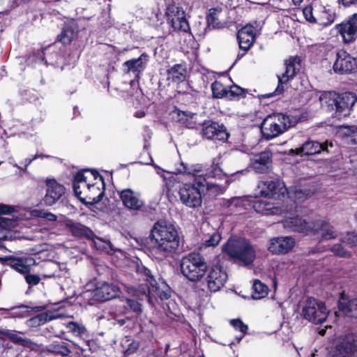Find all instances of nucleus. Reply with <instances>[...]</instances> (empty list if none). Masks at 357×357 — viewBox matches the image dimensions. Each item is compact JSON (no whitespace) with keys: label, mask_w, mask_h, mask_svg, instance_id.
<instances>
[{"label":"nucleus","mask_w":357,"mask_h":357,"mask_svg":"<svg viewBox=\"0 0 357 357\" xmlns=\"http://www.w3.org/2000/svg\"><path fill=\"white\" fill-rule=\"evenodd\" d=\"M151 254L161 261L170 256L179 247L180 238L176 227L165 221L156 222L150 234Z\"/></svg>","instance_id":"obj_1"},{"label":"nucleus","mask_w":357,"mask_h":357,"mask_svg":"<svg viewBox=\"0 0 357 357\" xmlns=\"http://www.w3.org/2000/svg\"><path fill=\"white\" fill-rule=\"evenodd\" d=\"M73 189L76 197L83 203L99 202L104 195V181L96 171L85 169L78 172L74 178Z\"/></svg>","instance_id":"obj_2"},{"label":"nucleus","mask_w":357,"mask_h":357,"mask_svg":"<svg viewBox=\"0 0 357 357\" xmlns=\"http://www.w3.org/2000/svg\"><path fill=\"white\" fill-rule=\"evenodd\" d=\"M181 174L194 177L192 183H184L180 186L178 195L180 201L185 206L196 208L202 205V194L205 187V177L202 174V167L199 164L184 165L181 164L178 169Z\"/></svg>","instance_id":"obj_3"},{"label":"nucleus","mask_w":357,"mask_h":357,"mask_svg":"<svg viewBox=\"0 0 357 357\" xmlns=\"http://www.w3.org/2000/svg\"><path fill=\"white\" fill-rule=\"evenodd\" d=\"M357 101L356 94L347 92L338 94L335 92H324L319 96L321 107L331 116L340 119L349 114Z\"/></svg>","instance_id":"obj_4"},{"label":"nucleus","mask_w":357,"mask_h":357,"mask_svg":"<svg viewBox=\"0 0 357 357\" xmlns=\"http://www.w3.org/2000/svg\"><path fill=\"white\" fill-rule=\"evenodd\" d=\"M224 251L234 261L244 265L250 264L255 258V252L245 238H232L223 247Z\"/></svg>","instance_id":"obj_5"},{"label":"nucleus","mask_w":357,"mask_h":357,"mask_svg":"<svg viewBox=\"0 0 357 357\" xmlns=\"http://www.w3.org/2000/svg\"><path fill=\"white\" fill-rule=\"evenodd\" d=\"M183 275L192 282L200 280L205 275L207 266L199 253H190L183 257L180 263Z\"/></svg>","instance_id":"obj_6"},{"label":"nucleus","mask_w":357,"mask_h":357,"mask_svg":"<svg viewBox=\"0 0 357 357\" xmlns=\"http://www.w3.org/2000/svg\"><path fill=\"white\" fill-rule=\"evenodd\" d=\"M301 315L306 320L319 324L326 320L329 310L322 301L314 298H307L301 304Z\"/></svg>","instance_id":"obj_7"},{"label":"nucleus","mask_w":357,"mask_h":357,"mask_svg":"<svg viewBox=\"0 0 357 357\" xmlns=\"http://www.w3.org/2000/svg\"><path fill=\"white\" fill-rule=\"evenodd\" d=\"M285 70L281 75H278V84L275 90L269 93V98L281 95L286 89V84L292 80L301 67L300 56H291L284 61Z\"/></svg>","instance_id":"obj_8"},{"label":"nucleus","mask_w":357,"mask_h":357,"mask_svg":"<svg viewBox=\"0 0 357 357\" xmlns=\"http://www.w3.org/2000/svg\"><path fill=\"white\" fill-rule=\"evenodd\" d=\"M166 15L174 30L188 32L190 30L188 22L184 10L175 4H170L167 8Z\"/></svg>","instance_id":"obj_9"},{"label":"nucleus","mask_w":357,"mask_h":357,"mask_svg":"<svg viewBox=\"0 0 357 357\" xmlns=\"http://www.w3.org/2000/svg\"><path fill=\"white\" fill-rule=\"evenodd\" d=\"M228 275L226 271L220 266H212L208 271L206 281L208 289L211 292L220 291L226 284Z\"/></svg>","instance_id":"obj_10"},{"label":"nucleus","mask_w":357,"mask_h":357,"mask_svg":"<svg viewBox=\"0 0 357 357\" xmlns=\"http://www.w3.org/2000/svg\"><path fill=\"white\" fill-rule=\"evenodd\" d=\"M357 353V335L348 334L335 347L332 357H354Z\"/></svg>","instance_id":"obj_11"},{"label":"nucleus","mask_w":357,"mask_h":357,"mask_svg":"<svg viewBox=\"0 0 357 357\" xmlns=\"http://www.w3.org/2000/svg\"><path fill=\"white\" fill-rule=\"evenodd\" d=\"M357 68V61L346 51L339 50L336 54V60L333 65V70L339 74H348Z\"/></svg>","instance_id":"obj_12"},{"label":"nucleus","mask_w":357,"mask_h":357,"mask_svg":"<svg viewBox=\"0 0 357 357\" xmlns=\"http://www.w3.org/2000/svg\"><path fill=\"white\" fill-rule=\"evenodd\" d=\"M202 126L201 133L207 139L225 141L229 137V134L223 124L212 121H205Z\"/></svg>","instance_id":"obj_13"},{"label":"nucleus","mask_w":357,"mask_h":357,"mask_svg":"<svg viewBox=\"0 0 357 357\" xmlns=\"http://www.w3.org/2000/svg\"><path fill=\"white\" fill-rule=\"evenodd\" d=\"M46 192L43 198L44 203L47 206H52L65 193V188L59 183L55 179H47Z\"/></svg>","instance_id":"obj_14"},{"label":"nucleus","mask_w":357,"mask_h":357,"mask_svg":"<svg viewBox=\"0 0 357 357\" xmlns=\"http://www.w3.org/2000/svg\"><path fill=\"white\" fill-rule=\"evenodd\" d=\"M336 29L345 43H351L355 39L357 32V13L352 15L348 20L337 24Z\"/></svg>","instance_id":"obj_15"},{"label":"nucleus","mask_w":357,"mask_h":357,"mask_svg":"<svg viewBox=\"0 0 357 357\" xmlns=\"http://www.w3.org/2000/svg\"><path fill=\"white\" fill-rule=\"evenodd\" d=\"M120 294V289L116 285L107 282H100L93 291V298L98 301H106L114 298Z\"/></svg>","instance_id":"obj_16"},{"label":"nucleus","mask_w":357,"mask_h":357,"mask_svg":"<svg viewBox=\"0 0 357 357\" xmlns=\"http://www.w3.org/2000/svg\"><path fill=\"white\" fill-rule=\"evenodd\" d=\"M261 27H258V26L254 27L251 24H248L241 29L237 35L239 47L244 51H248L252 45Z\"/></svg>","instance_id":"obj_17"},{"label":"nucleus","mask_w":357,"mask_h":357,"mask_svg":"<svg viewBox=\"0 0 357 357\" xmlns=\"http://www.w3.org/2000/svg\"><path fill=\"white\" fill-rule=\"evenodd\" d=\"M120 198L123 204L132 211H139L144 206V202L140 198L139 192L130 188L124 189L120 192Z\"/></svg>","instance_id":"obj_18"},{"label":"nucleus","mask_w":357,"mask_h":357,"mask_svg":"<svg viewBox=\"0 0 357 357\" xmlns=\"http://www.w3.org/2000/svg\"><path fill=\"white\" fill-rule=\"evenodd\" d=\"M320 232V241H329L337 237V233L335 227L326 220H317L312 222L311 233Z\"/></svg>","instance_id":"obj_19"},{"label":"nucleus","mask_w":357,"mask_h":357,"mask_svg":"<svg viewBox=\"0 0 357 357\" xmlns=\"http://www.w3.org/2000/svg\"><path fill=\"white\" fill-rule=\"evenodd\" d=\"M269 123L271 127L269 130V139L277 137L284 132L289 124V118L282 114H274L273 116L269 114Z\"/></svg>","instance_id":"obj_20"},{"label":"nucleus","mask_w":357,"mask_h":357,"mask_svg":"<svg viewBox=\"0 0 357 357\" xmlns=\"http://www.w3.org/2000/svg\"><path fill=\"white\" fill-rule=\"evenodd\" d=\"M283 225L285 228L291 231L305 234L311 233L312 229V222H307L305 220L298 215L287 217L283 221Z\"/></svg>","instance_id":"obj_21"},{"label":"nucleus","mask_w":357,"mask_h":357,"mask_svg":"<svg viewBox=\"0 0 357 357\" xmlns=\"http://www.w3.org/2000/svg\"><path fill=\"white\" fill-rule=\"evenodd\" d=\"M295 245L294 239L291 237H278L271 240L269 251L275 253H287Z\"/></svg>","instance_id":"obj_22"},{"label":"nucleus","mask_w":357,"mask_h":357,"mask_svg":"<svg viewBox=\"0 0 357 357\" xmlns=\"http://www.w3.org/2000/svg\"><path fill=\"white\" fill-rule=\"evenodd\" d=\"M8 261L11 268L23 275L29 273L35 264V260L31 257L9 258Z\"/></svg>","instance_id":"obj_23"},{"label":"nucleus","mask_w":357,"mask_h":357,"mask_svg":"<svg viewBox=\"0 0 357 357\" xmlns=\"http://www.w3.org/2000/svg\"><path fill=\"white\" fill-rule=\"evenodd\" d=\"M315 22L321 25L327 26L335 20V14L329 8L321 5L314 4Z\"/></svg>","instance_id":"obj_24"},{"label":"nucleus","mask_w":357,"mask_h":357,"mask_svg":"<svg viewBox=\"0 0 357 357\" xmlns=\"http://www.w3.org/2000/svg\"><path fill=\"white\" fill-rule=\"evenodd\" d=\"M328 142L320 144L317 142L307 141L303 145L291 151L297 155H313L320 153L321 151L327 150Z\"/></svg>","instance_id":"obj_25"},{"label":"nucleus","mask_w":357,"mask_h":357,"mask_svg":"<svg viewBox=\"0 0 357 357\" xmlns=\"http://www.w3.org/2000/svg\"><path fill=\"white\" fill-rule=\"evenodd\" d=\"M227 10L220 7L211 8L207 15V22L213 27H220L225 23Z\"/></svg>","instance_id":"obj_26"},{"label":"nucleus","mask_w":357,"mask_h":357,"mask_svg":"<svg viewBox=\"0 0 357 357\" xmlns=\"http://www.w3.org/2000/svg\"><path fill=\"white\" fill-rule=\"evenodd\" d=\"M250 167L258 174L266 172L268 169V153L264 151L255 155L251 159Z\"/></svg>","instance_id":"obj_27"},{"label":"nucleus","mask_w":357,"mask_h":357,"mask_svg":"<svg viewBox=\"0 0 357 357\" xmlns=\"http://www.w3.org/2000/svg\"><path fill=\"white\" fill-rule=\"evenodd\" d=\"M66 227L74 236L91 238L93 234L90 229L78 222L68 221Z\"/></svg>","instance_id":"obj_28"},{"label":"nucleus","mask_w":357,"mask_h":357,"mask_svg":"<svg viewBox=\"0 0 357 357\" xmlns=\"http://www.w3.org/2000/svg\"><path fill=\"white\" fill-rule=\"evenodd\" d=\"M287 192V189L282 181L277 180L269 183V199L280 200L285 197Z\"/></svg>","instance_id":"obj_29"},{"label":"nucleus","mask_w":357,"mask_h":357,"mask_svg":"<svg viewBox=\"0 0 357 357\" xmlns=\"http://www.w3.org/2000/svg\"><path fill=\"white\" fill-rule=\"evenodd\" d=\"M339 310L347 317L357 318V297L349 301H340Z\"/></svg>","instance_id":"obj_30"},{"label":"nucleus","mask_w":357,"mask_h":357,"mask_svg":"<svg viewBox=\"0 0 357 357\" xmlns=\"http://www.w3.org/2000/svg\"><path fill=\"white\" fill-rule=\"evenodd\" d=\"M47 351L61 356H67L70 353L68 343L63 340L55 341L46 347Z\"/></svg>","instance_id":"obj_31"},{"label":"nucleus","mask_w":357,"mask_h":357,"mask_svg":"<svg viewBox=\"0 0 357 357\" xmlns=\"http://www.w3.org/2000/svg\"><path fill=\"white\" fill-rule=\"evenodd\" d=\"M186 69L181 64H176L167 70V79L173 82L179 83L185 80Z\"/></svg>","instance_id":"obj_32"},{"label":"nucleus","mask_w":357,"mask_h":357,"mask_svg":"<svg viewBox=\"0 0 357 357\" xmlns=\"http://www.w3.org/2000/svg\"><path fill=\"white\" fill-rule=\"evenodd\" d=\"M12 212V208L10 206L0 204V215L8 214ZM17 225V222L12 218H5L0 215V227L6 229H11L15 228Z\"/></svg>","instance_id":"obj_33"},{"label":"nucleus","mask_w":357,"mask_h":357,"mask_svg":"<svg viewBox=\"0 0 357 357\" xmlns=\"http://www.w3.org/2000/svg\"><path fill=\"white\" fill-rule=\"evenodd\" d=\"M147 61V55L142 54L139 58L128 60L124 63L128 71L137 72L142 70Z\"/></svg>","instance_id":"obj_34"},{"label":"nucleus","mask_w":357,"mask_h":357,"mask_svg":"<svg viewBox=\"0 0 357 357\" xmlns=\"http://www.w3.org/2000/svg\"><path fill=\"white\" fill-rule=\"evenodd\" d=\"M76 35L77 31L71 25H66L63 28V30L58 38L59 40L63 45H69L71 43Z\"/></svg>","instance_id":"obj_35"},{"label":"nucleus","mask_w":357,"mask_h":357,"mask_svg":"<svg viewBox=\"0 0 357 357\" xmlns=\"http://www.w3.org/2000/svg\"><path fill=\"white\" fill-rule=\"evenodd\" d=\"M252 289L253 293L252 294V298L255 300L265 298L268 294L266 285L258 280H255Z\"/></svg>","instance_id":"obj_36"},{"label":"nucleus","mask_w":357,"mask_h":357,"mask_svg":"<svg viewBox=\"0 0 357 357\" xmlns=\"http://www.w3.org/2000/svg\"><path fill=\"white\" fill-rule=\"evenodd\" d=\"M93 244L97 250L108 254H113L116 251L110 241H105L100 238L94 239Z\"/></svg>","instance_id":"obj_37"},{"label":"nucleus","mask_w":357,"mask_h":357,"mask_svg":"<svg viewBox=\"0 0 357 357\" xmlns=\"http://www.w3.org/2000/svg\"><path fill=\"white\" fill-rule=\"evenodd\" d=\"M128 293L137 297L139 300H143L144 297H147L149 292V287L146 284H141L139 289H135L133 287L125 286Z\"/></svg>","instance_id":"obj_38"},{"label":"nucleus","mask_w":357,"mask_h":357,"mask_svg":"<svg viewBox=\"0 0 357 357\" xmlns=\"http://www.w3.org/2000/svg\"><path fill=\"white\" fill-rule=\"evenodd\" d=\"M211 89L215 98H221L228 96V89L220 82L215 81L212 84Z\"/></svg>","instance_id":"obj_39"},{"label":"nucleus","mask_w":357,"mask_h":357,"mask_svg":"<svg viewBox=\"0 0 357 357\" xmlns=\"http://www.w3.org/2000/svg\"><path fill=\"white\" fill-rule=\"evenodd\" d=\"M66 327L69 332L72 333L75 336L81 337L84 335L86 332V329L84 326L77 322H69Z\"/></svg>","instance_id":"obj_40"},{"label":"nucleus","mask_w":357,"mask_h":357,"mask_svg":"<svg viewBox=\"0 0 357 357\" xmlns=\"http://www.w3.org/2000/svg\"><path fill=\"white\" fill-rule=\"evenodd\" d=\"M340 241L350 248L357 246V233L353 231L347 232L342 235Z\"/></svg>","instance_id":"obj_41"},{"label":"nucleus","mask_w":357,"mask_h":357,"mask_svg":"<svg viewBox=\"0 0 357 357\" xmlns=\"http://www.w3.org/2000/svg\"><path fill=\"white\" fill-rule=\"evenodd\" d=\"M229 322L236 331H238L243 334L240 337H237L238 341L240 342L243 335L246 333L248 326L240 319H231Z\"/></svg>","instance_id":"obj_42"},{"label":"nucleus","mask_w":357,"mask_h":357,"mask_svg":"<svg viewBox=\"0 0 357 357\" xmlns=\"http://www.w3.org/2000/svg\"><path fill=\"white\" fill-rule=\"evenodd\" d=\"M287 195H288L289 197L293 199L294 202H303L306 198V195L301 190H298L296 188H291L290 190H287Z\"/></svg>","instance_id":"obj_43"},{"label":"nucleus","mask_w":357,"mask_h":357,"mask_svg":"<svg viewBox=\"0 0 357 357\" xmlns=\"http://www.w3.org/2000/svg\"><path fill=\"white\" fill-rule=\"evenodd\" d=\"M5 335L9 340L15 343H20L24 346H27L31 343L29 340L22 337L15 331H7Z\"/></svg>","instance_id":"obj_44"},{"label":"nucleus","mask_w":357,"mask_h":357,"mask_svg":"<svg viewBox=\"0 0 357 357\" xmlns=\"http://www.w3.org/2000/svg\"><path fill=\"white\" fill-rule=\"evenodd\" d=\"M53 318L54 317L52 316L51 313L44 312L33 317L31 319V321L33 324L43 325L47 321H51Z\"/></svg>","instance_id":"obj_45"},{"label":"nucleus","mask_w":357,"mask_h":357,"mask_svg":"<svg viewBox=\"0 0 357 357\" xmlns=\"http://www.w3.org/2000/svg\"><path fill=\"white\" fill-rule=\"evenodd\" d=\"M268 204L266 201L257 200L253 203V208L257 213L266 215L268 213Z\"/></svg>","instance_id":"obj_46"},{"label":"nucleus","mask_w":357,"mask_h":357,"mask_svg":"<svg viewBox=\"0 0 357 357\" xmlns=\"http://www.w3.org/2000/svg\"><path fill=\"white\" fill-rule=\"evenodd\" d=\"M331 252L340 257H350L351 253L346 250L342 245L335 244L331 248Z\"/></svg>","instance_id":"obj_47"},{"label":"nucleus","mask_w":357,"mask_h":357,"mask_svg":"<svg viewBox=\"0 0 357 357\" xmlns=\"http://www.w3.org/2000/svg\"><path fill=\"white\" fill-rule=\"evenodd\" d=\"M205 186L206 187L207 191L212 195H219L224 191L223 188L218 184L207 183L206 181Z\"/></svg>","instance_id":"obj_48"},{"label":"nucleus","mask_w":357,"mask_h":357,"mask_svg":"<svg viewBox=\"0 0 357 357\" xmlns=\"http://www.w3.org/2000/svg\"><path fill=\"white\" fill-rule=\"evenodd\" d=\"M126 303L129 308L134 312L137 314H141L142 312V307L139 302L135 301L133 299L128 298L126 300Z\"/></svg>","instance_id":"obj_49"},{"label":"nucleus","mask_w":357,"mask_h":357,"mask_svg":"<svg viewBox=\"0 0 357 357\" xmlns=\"http://www.w3.org/2000/svg\"><path fill=\"white\" fill-rule=\"evenodd\" d=\"M221 236L219 233L214 232L208 239L205 241V245L207 247H214L216 246L220 241Z\"/></svg>","instance_id":"obj_50"},{"label":"nucleus","mask_w":357,"mask_h":357,"mask_svg":"<svg viewBox=\"0 0 357 357\" xmlns=\"http://www.w3.org/2000/svg\"><path fill=\"white\" fill-rule=\"evenodd\" d=\"M303 13L306 20L310 22H315L314 5L313 6L305 7Z\"/></svg>","instance_id":"obj_51"},{"label":"nucleus","mask_w":357,"mask_h":357,"mask_svg":"<svg viewBox=\"0 0 357 357\" xmlns=\"http://www.w3.org/2000/svg\"><path fill=\"white\" fill-rule=\"evenodd\" d=\"M267 195H268V185L265 182H260L258 184L257 190L255 193V196L266 197Z\"/></svg>","instance_id":"obj_52"},{"label":"nucleus","mask_w":357,"mask_h":357,"mask_svg":"<svg viewBox=\"0 0 357 357\" xmlns=\"http://www.w3.org/2000/svg\"><path fill=\"white\" fill-rule=\"evenodd\" d=\"M208 175L213 178H220L222 175V171L218 164H213L211 170L208 172Z\"/></svg>","instance_id":"obj_53"},{"label":"nucleus","mask_w":357,"mask_h":357,"mask_svg":"<svg viewBox=\"0 0 357 357\" xmlns=\"http://www.w3.org/2000/svg\"><path fill=\"white\" fill-rule=\"evenodd\" d=\"M25 280L29 285H36L39 283L40 278L37 275L25 274Z\"/></svg>","instance_id":"obj_54"},{"label":"nucleus","mask_w":357,"mask_h":357,"mask_svg":"<svg viewBox=\"0 0 357 357\" xmlns=\"http://www.w3.org/2000/svg\"><path fill=\"white\" fill-rule=\"evenodd\" d=\"M38 216L50 222H54L57 220V217L56 215L50 212H46L44 211H40L38 213Z\"/></svg>","instance_id":"obj_55"},{"label":"nucleus","mask_w":357,"mask_h":357,"mask_svg":"<svg viewBox=\"0 0 357 357\" xmlns=\"http://www.w3.org/2000/svg\"><path fill=\"white\" fill-rule=\"evenodd\" d=\"M110 314L112 317L113 319H114L116 321V322L121 326H123L126 321L128 320V319H126V318H119V316H118V312L117 310H115V311H110Z\"/></svg>","instance_id":"obj_56"},{"label":"nucleus","mask_w":357,"mask_h":357,"mask_svg":"<svg viewBox=\"0 0 357 357\" xmlns=\"http://www.w3.org/2000/svg\"><path fill=\"white\" fill-rule=\"evenodd\" d=\"M242 89L239 88L237 86H234L228 89V96H238L241 93Z\"/></svg>","instance_id":"obj_57"},{"label":"nucleus","mask_w":357,"mask_h":357,"mask_svg":"<svg viewBox=\"0 0 357 357\" xmlns=\"http://www.w3.org/2000/svg\"><path fill=\"white\" fill-rule=\"evenodd\" d=\"M115 310H117L118 312V316H121L122 314H125L126 313V308L125 307V306H122V305H119V306H116L114 307H113L111 311H115Z\"/></svg>","instance_id":"obj_58"},{"label":"nucleus","mask_w":357,"mask_h":357,"mask_svg":"<svg viewBox=\"0 0 357 357\" xmlns=\"http://www.w3.org/2000/svg\"><path fill=\"white\" fill-rule=\"evenodd\" d=\"M279 211L280 212L281 210L278 207H273L271 208H269V215L276 214Z\"/></svg>","instance_id":"obj_59"},{"label":"nucleus","mask_w":357,"mask_h":357,"mask_svg":"<svg viewBox=\"0 0 357 357\" xmlns=\"http://www.w3.org/2000/svg\"><path fill=\"white\" fill-rule=\"evenodd\" d=\"M331 328V326H330V325L326 326L325 328H323V329L319 330V332H318V333H319L320 335H321V336L324 335H325V333H326V329H327V328Z\"/></svg>","instance_id":"obj_60"},{"label":"nucleus","mask_w":357,"mask_h":357,"mask_svg":"<svg viewBox=\"0 0 357 357\" xmlns=\"http://www.w3.org/2000/svg\"><path fill=\"white\" fill-rule=\"evenodd\" d=\"M344 5H349L354 2L355 0H342Z\"/></svg>","instance_id":"obj_61"},{"label":"nucleus","mask_w":357,"mask_h":357,"mask_svg":"<svg viewBox=\"0 0 357 357\" xmlns=\"http://www.w3.org/2000/svg\"><path fill=\"white\" fill-rule=\"evenodd\" d=\"M153 166L155 167V168L158 169L157 174H159L160 176L164 177V176L160 173V171H162V169L155 165H153Z\"/></svg>","instance_id":"obj_62"},{"label":"nucleus","mask_w":357,"mask_h":357,"mask_svg":"<svg viewBox=\"0 0 357 357\" xmlns=\"http://www.w3.org/2000/svg\"><path fill=\"white\" fill-rule=\"evenodd\" d=\"M291 1L295 6L299 5L303 1V0H291Z\"/></svg>","instance_id":"obj_63"},{"label":"nucleus","mask_w":357,"mask_h":357,"mask_svg":"<svg viewBox=\"0 0 357 357\" xmlns=\"http://www.w3.org/2000/svg\"><path fill=\"white\" fill-rule=\"evenodd\" d=\"M273 287H274V289H276V287H277V281H276L275 278H274V279L273 280Z\"/></svg>","instance_id":"obj_64"}]
</instances>
